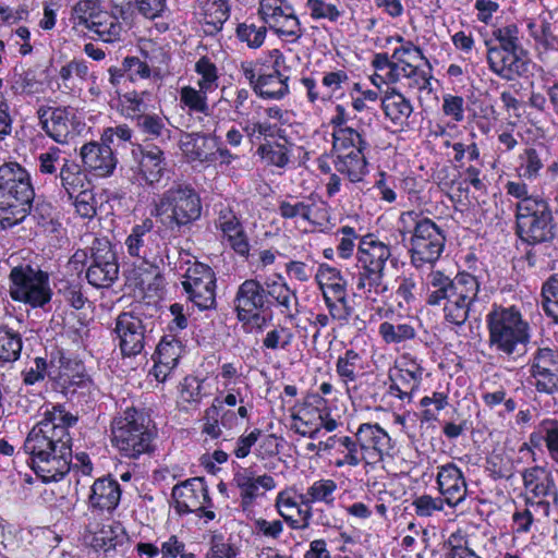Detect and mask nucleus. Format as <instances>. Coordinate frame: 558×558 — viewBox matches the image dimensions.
Listing matches in <instances>:
<instances>
[{"mask_svg":"<svg viewBox=\"0 0 558 558\" xmlns=\"http://www.w3.org/2000/svg\"><path fill=\"white\" fill-rule=\"evenodd\" d=\"M135 126L141 133L151 138L160 137L168 132L163 117L149 110L135 122Z\"/></svg>","mask_w":558,"mask_h":558,"instance_id":"obj_57","label":"nucleus"},{"mask_svg":"<svg viewBox=\"0 0 558 558\" xmlns=\"http://www.w3.org/2000/svg\"><path fill=\"white\" fill-rule=\"evenodd\" d=\"M84 166L96 175L107 177L113 172L117 158L108 143H87L81 148Z\"/></svg>","mask_w":558,"mask_h":558,"instance_id":"obj_30","label":"nucleus"},{"mask_svg":"<svg viewBox=\"0 0 558 558\" xmlns=\"http://www.w3.org/2000/svg\"><path fill=\"white\" fill-rule=\"evenodd\" d=\"M281 142H266L265 144H262L257 148L258 155L262 157V159L267 162L268 165H272L279 168H283L289 162V149H288V141L286 138H282Z\"/></svg>","mask_w":558,"mask_h":558,"instance_id":"obj_51","label":"nucleus"},{"mask_svg":"<svg viewBox=\"0 0 558 558\" xmlns=\"http://www.w3.org/2000/svg\"><path fill=\"white\" fill-rule=\"evenodd\" d=\"M126 252L131 257L142 260L156 272L166 251V243L160 233L154 229L151 219L146 218L141 223L132 227L125 239Z\"/></svg>","mask_w":558,"mask_h":558,"instance_id":"obj_12","label":"nucleus"},{"mask_svg":"<svg viewBox=\"0 0 558 558\" xmlns=\"http://www.w3.org/2000/svg\"><path fill=\"white\" fill-rule=\"evenodd\" d=\"M526 27L537 47L558 50V23L553 22L550 16L539 15L537 19H531Z\"/></svg>","mask_w":558,"mask_h":558,"instance_id":"obj_36","label":"nucleus"},{"mask_svg":"<svg viewBox=\"0 0 558 558\" xmlns=\"http://www.w3.org/2000/svg\"><path fill=\"white\" fill-rule=\"evenodd\" d=\"M233 304L240 322L248 323L258 318L260 313L268 310L265 283H260L256 279L244 280L238 287Z\"/></svg>","mask_w":558,"mask_h":558,"instance_id":"obj_20","label":"nucleus"},{"mask_svg":"<svg viewBox=\"0 0 558 558\" xmlns=\"http://www.w3.org/2000/svg\"><path fill=\"white\" fill-rule=\"evenodd\" d=\"M378 333L387 344H399L416 337V329L411 322H383Z\"/></svg>","mask_w":558,"mask_h":558,"instance_id":"obj_44","label":"nucleus"},{"mask_svg":"<svg viewBox=\"0 0 558 558\" xmlns=\"http://www.w3.org/2000/svg\"><path fill=\"white\" fill-rule=\"evenodd\" d=\"M489 70L506 81H513L529 71L527 51H486Z\"/></svg>","mask_w":558,"mask_h":558,"instance_id":"obj_24","label":"nucleus"},{"mask_svg":"<svg viewBox=\"0 0 558 558\" xmlns=\"http://www.w3.org/2000/svg\"><path fill=\"white\" fill-rule=\"evenodd\" d=\"M522 477L526 505L548 517L551 505L558 501V489L553 475L544 468L533 466L524 470Z\"/></svg>","mask_w":558,"mask_h":558,"instance_id":"obj_14","label":"nucleus"},{"mask_svg":"<svg viewBox=\"0 0 558 558\" xmlns=\"http://www.w3.org/2000/svg\"><path fill=\"white\" fill-rule=\"evenodd\" d=\"M274 64L269 72L258 71L255 93L265 99H281L289 93V76L281 72L284 56L278 50L272 51Z\"/></svg>","mask_w":558,"mask_h":558,"instance_id":"obj_22","label":"nucleus"},{"mask_svg":"<svg viewBox=\"0 0 558 558\" xmlns=\"http://www.w3.org/2000/svg\"><path fill=\"white\" fill-rule=\"evenodd\" d=\"M395 39L401 46L396 48L391 56L393 59L392 83L405 78L409 88L430 90V74L420 69L417 64L418 61L424 60L429 66L428 60L424 57L421 48L412 41L404 40L401 36H397Z\"/></svg>","mask_w":558,"mask_h":558,"instance_id":"obj_11","label":"nucleus"},{"mask_svg":"<svg viewBox=\"0 0 558 558\" xmlns=\"http://www.w3.org/2000/svg\"><path fill=\"white\" fill-rule=\"evenodd\" d=\"M490 349L499 355L519 353L531 338L530 325L515 306L493 305L486 316Z\"/></svg>","mask_w":558,"mask_h":558,"instance_id":"obj_6","label":"nucleus"},{"mask_svg":"<svg viewBox=\"0 0 558 558\" xmlns=\"http://www.w3.org/2000/svg\"><path fill=\"white\" fill-rule=\"evenodd\" d=\"M294 335L290 328L278 325L267 331L263 339V345L269 350H286L291 345Z\"/></svg>","mask_w":558,"mask_h":558,"instance_id":"obj_60","label":"nucleus"},{"mask_svg":"<svg viewBox=\"0 0 558 558\" xmlns=\"http://www.w3.org/2000/svg\"><path fill=\"white\" fill-rule=\"evenodd\" d=\"M530 218L532 220L554 218L546 198L536 195L534 198H525L515 204V220Z\"/></svg>","mask_w":558,"mask_h":558,"instance_id":"obj_47","label":"nucleus"},{"mask_svg":"<svg viewBox=\"0 0 558 558\" xmlns=\"http://www.w3.org/2000/svg\"><path fill=\"white\" fill-rule=\"evenodd\" d=\"M113 332L119 340L121 353L135 356L145 348L148 324L141 315L123 312L116 318Z\"/></svg>","mask_w":558,"mask_h":558,"instance_id":"obj_18","label":"nucleus"},{"mask_svg":"<svg viewBox=\"0 0 558 558\" xmlns=\"http://www.w3.org/2000/svg\"><path fill=\"white\" fill-rule=\"evenodd\" d=\"M198 14L203 23L204 33L215 36L223 28L230 16V4L228 0H197Z\"/></svg>","mask_w":558,"mask_h":558,"instance_id":"obj_33","label":"nucleus"},{"mask_svg":"<svg viewBox=\"0 0 558 558\" xmlns=\"http://www.w3.org/2000/svg\"><path fill=\"white\" fill-rule=\"evenodd\" d=\"M119 276V265L111 243L106 238H95L90 246V265L87 281L96 288L110 287Z\"/></svg>","mask_w":558,"mask_h":558,"instance_id":"obj_15","label":"nucleus"},{"mask_svg":"<svg viewBox=\"0 0 558 558\" xmlns=\"http://www.w3.org/2000/svg\"><path fill=\"white\" fill-rule=\"evenodd\" d=\"M216 227L222 232L235 253L241 256L248 255L250 244L243 226L230 206L222 205L220 207L216 219Z\"/></svg>","mask_w":558,"mask_h":558,"instance_id":"obj_27","label":"nucleus"},{"mask_svg":"<svg viewBox=\"0 0 558 558\" xmlns=\"http://www.w3.org/2000/svg\"><path fill=\"white\" fill-rule=\"evenodd\" d=\"M233 482L240 490L241 505L246 508L260 495L259 488L271 490L276 487L275 478L264 474L256 476L252 469H244L234 474Z\"/></svg>","mask_w":558,"mask_h":558,"instance_id":"obj_32","label":"nucleus"},{"mask_svg":"<svg viewBox=\"0 0 558 558\" xmlns=\"http://www.w3.org/2000/svg\"><path fill=\"white\" fill-rule=\"evenodd\" d=\"M137 173L145 183L153 185L158 183L165 174L167 162L163 151L157 146L138 147Z\"/></svg>","mask_w":558,"mask_h":558,"instance_id":"obj_31","label":"nucleus"},{"mask_svg":"<svg viewBox=\"0 0 558 558\" xmlns=\"http://www.w3.org/2000/svg\"><path fill=\"white\" fill-rule=\"evenodd\" d=\"M331 157L337 172L350 182H361L367 172L364 150L367 142L363 132L353 128L333 129Z\"/></svg>","mask_w":558,"mask_h":558,"instance_id":"obj_8","label":"nucleus"},{"mask_svg":"<svg viewBox=\"0 0 558 558\" xmlns=\"http://www.w3.org/2000/svg\"><path fill=\"white\" fill-rule=\"evenodd\" d=\"M543 308L558 323V274L553 275L542 288Z\"/></svg>","mask_w":558,"mask_h":558,"instance_id":"obj_59","label":"nucleus"},{"mask_svg":"<svg viewBox=\"0 0 558 558\" xmlns=\"http://www.w3.org/2000/svg\"><path fill=\"white\" fill-rule=\"evenodd\" d=\"M35 192L28 171L15 161L0 166V228L21 223L31 213Z\"/></svg>","mask_w":558,"mask_h":558,"instance_id":"obj_4","label":"nucleus"},{"mask_svg":"<svg viewBox=\"0 0 558 558\" xmlns=\"http://www.w3.org/2000/svg\"><path fill=\"white\" fill-rule=\"evenodd\" d=\"M279 279L281 278L279 277ZM265 294L268 310L276 306L289 319L295 318L299 314L296 292L282 280H266Z\"/></svg>","mask_w":558,"mask_h":558,"instance_id":"obj_29","label":"nucleus"},{"mask_svg":"<svg viewBox=\"0 0 558 558\" xmlns=\"http://www.w3.org/2000/svg\"><path fill=\"white\" fill-rule=\"evenodd\" d=\"M337 451L342 456L341 459L335 462L337 468L344 465L357 466L362 462L369 464L368 457H365V453L360 450V445L355 437L340 436Z\"/></svg>","mask_w":558,"mask_h":558,"instance_id":"obj_50","label":"nucleus"},{"mask_svg":"<svg viewBox=\"0 0 558 558\" xmlns=\"http://www.w3.org/2000/svg\"><path fill=\"white\" fill-rule=\"evenodd\" d=\"M181 351L182 348L179 340L174 338L170 340L162 338L156 350V360L177 366L181 356Z\"/></svg>","mask_w":558,"mask_h":558,"instance_id":"obj_63","label":"nucleus"},{"mask_svg":"<svg viewBox=\"0 0 558 558\" xmlns=\"http://www.w3.org/2000/svg\"><path fill=\"white\" fill-rule=\"evenodd\" d=\"M150 418L140 410L128 408L112 421V445L128 459L153 451L154 432Z\"/></svg>","mask_w":558,"mask_h":558,"instance_id":"obj_7","label":"nucleus"},{"mask_svg":"<svg viewBox=\"0 0 558 558\" xmlns=\"http://www.w3.org/2000/svg\"><path fill=\"white\" fill-rule=\"evenodd\" d=\"M258 16L279 37L294 43L303 36L295 10L287 0H259Z\"/></svg>","mask_w":558,"mask_h":558,"instance_id":"obj_13","label":"nucleus"},{"mask_svg":"<svg viewBox=\"0 0 558 558\" xmlns=\"http://www.w3.org/2000/svg\"><path fill=\"white\" fill-rule=\"evenodd\" d=\"M172 496L182 498V504L187 509L203 510L204 505H210L208 488L203 478L194 477L182 484L175 485Z\"/></svg>","mask_w":558,"mask_h":558,"instance_id":"obj_35","label":"nucleus"},{"mask_svg":"<svg viewBox=\"0 0 558 558\" xmlns=\"http://www.w3.org/2000/svg\"><path fill=\"white\" fill-rule=\"evenodd\" d=\"M23 342L19 332L7 327H0V366L17 361Z\"/></svg>","mask_w":558,"mask_h":558,"instance_id":"obj_49","label":"nucleus"},{"mask_svg":"<svg viewBox=\"0 0 558 558\" xmlns=\"http://www.w3.org/2000/svg\"><path fill=\"white\" fill-rule=\"evenodd\" d=\"M315 208L316 202L313 197L298 199L296 197L288 196L278 203V213L283 219L301 218L313 225L316 223L314 219Z\"/></svg>","mask_w":558,"mask_h":558,"instance_id":"obj_42","label":"nucleus"},{"mask_svg":"<svg viewBox=\"0 0 558 558\" xmlns=\"http://www.w3.org/2000/svg\"><path fill=\"white\" fill-rule=\"evenodd\" d=\"M37 116L41 129L59 144H65L80 133V122L70 107L40 106Z\"/></svg>","mask_w":558,"mask_h":558,"instance_id":"obj_17","label":"nucleus"},{"mask_svg":"<svg viewBox=\"0 0 558 558\" xmlns=\"http://www.w3.org/2000/svg\"><path fill=\"white\" fill-rule=\"evenodd\" d=\"M360 450L368 457V463H376L383 460V457L391 449L390 437L388 433L375 423H362L354 434Z\"/></svg>","mask_w":558,"mask_h":558,"instance_id":"obj_23","label":"nucleus"},{"mask_svg":"<svg viewBox=\"0 0 558 558\" xmlns=\"http://www.w3.org/2000/svg\"><path fill=\"white\" fill-rule=\"evenodd\" d=\"M318 418H320V410L304 407L292 415L291 429L303 437L315 439L318 436V424H320Z\"/></svg>","mask_w":558,"mask_h":558,"instance_id":"obj_45","label":"nucleus"},{"mask_svg":"<svg viewBox=\"0 0 558 558\" xmlns=\"http://www.w3.org/2000/svg\"><path fill=\"white\" fill-rule=\"evenodd\" d=\"M151 94L144 92H128L118 98V111L122 117L136 122L150 108Z\"/></svg>","mask_w":558,"mask_h":558,"instance_id":"obj_40","label":"nucleus"},{"mask_svg":"<svg viewBox=\"0 0 558 558\" xmlns=\"http://www.w3.org/2000/svg\"><path fill=\"white\" fill-rule=\"evenodd\" d=\"M426 303L437 306L444 303V318L454 326H463L471 306L477 300L480 282L469 272L450 278L444 271L432 269L424 279Z\"/></svg>","mask_w":558,"mask_h":558,"instance_id":"obj_2","label":"nucleus"},{"mask_svg":"<svg viewBox=\"0 0 558 558\" xmlns=\"http://www.w3.org/2000/svg\"><path fill=\"white\" fill-rule=\"evenodd\" d=\"M543 149L529 147L523 150L519 156L520 160V175L526 180H533L544 167Z\"/></svg>","mask_w":558,"mask_h":558,"instance_id":"obj_53","label":"nucleus"},{"mask_svg":"<svg viewBox=\"0 0 558 558\" xmlns=\"http://www.w3.org/2000/svg\"><path fill=\"white\" fill-rule=\"evenodd\" d=\"M121 486L111 476H104L94 482L88 495V509L93 513H112L121 500Z\"/></svg>","mask_w":558,"mask_h":558,"instance_id":"obj_25","label":"nucleus"},{"mask_svg":"<svg viewBox=\"0 0 558 558\" xmlns=\"http://www.w3.org/2000/svg\"><path fill=\"white\" fill-rule=\"evenodd\" d=\"M496 44L486 41L487 51H526L519 37L517 25L511 24L500 27L494 32Z\"/></svg>","mask_w":558,"mask_h":558,"instance_id":"obj_46","label":"nucleus"},{"mask_svg":"<svg viewBox=\"0 0 558 558\" xmlns=\"http://www.w3.org/2000/svg\"><path fill=\"white\" fill-rule=\"evenodd\" d=\"M155 211L165 223L181 228L201 217L202 203L191 185L178 183L162 193Z\"/></svg>","mask_w":558,"mask_h":558,"instance_id":"obj_9","label":"nucleus"},{"mask_svg":"<svg viewBox=\"0 0 558 558\" xmlns=\"http://www.w3.org/2000/svg\"><path fill=\"white\" fill-rule=\"evenodd\" d=\"M305 8L310 11L313 20L325 19L330 22H337L342 16V12L336 4L327 3L324 0H307Z\"/></svg>","mask_w":558,"mask_h":558,"instance_id":"obj_62","label":"nucleus"},{"mask_svg":"<svg viewBox=\"0 0 558 558\" xmlns=\"http://www.w3.org/2000/svg\"><path fill=\"white\" fill-rule=\"evenodd\" d=\"M76 422L77 416L56 404L44 411L43 418L27 434L24 453L44 483L58 482L70 471L72 437L69 427Z\"/></svg>","mask_w":558,"mask_h":558,"instance_id":"obj_1","label":"nucleus"},{"mask_svg":"<svg viewBox=\"0 0 558 558\" xmlns=\"http://www.w3.org/2000/svg\"><path fill=\"white\" fill-rule=\"evenodd\" d=\"M33 219L47 232H56L60 227V222L56 219L54 207L45 201L36 202L31 213Z\"/></svg>","mask_w":558,"mask_h":558,"instance_id":"obj_54","label":"nucleus"},{"mask_svg":"<svg viewBox=\"0 0 558 558\" xmlns=\"http://www.w3.org/2000/svg\"><path fill=\"white\" fill-rule=\"evenodd\" d=\"M162 558H196L193 553L186 551L185 543L178 535H170L160 543Z\"/></svg>","mask_w":558,"mask_h":558,"instance_id":"obj_64","label":"nucleus"},{"mask_svg":"<svg viewBox=\"0 0 558 558\" xmlns=\"http://www.w3.org/2000/svg\"><path fill=\"white\" fill-rule=\"evenodd\" d=\"M214 141L203 134H186L181 138L180 148L190 161H208L214 155Z\"/></svg>","mask_w":558,"mask_h":558,"instance_id":"obj_41","label":"nucleus"},{"mask_svg":"<svg viewBox=\"0 0 558 558\" xmlns=\"http://www.w3.org/2000/svg\"><path fill=\"white\" fill-rule=\"evenodd\" d=\"M530 374L538 392L554 395L558 391V350L538 348L530 359Z\"/></svg>","mask_w":558,"mask_h":558,"instance_id":"obj_19","label":"nucleus"},{"mask_svg":"<svg viewBox=\"0 0 558 558\" xmlns=\"http://www.w3.org/2000/svg\"><path fill=\"white\" fill-rule=\"evenodd\" d=\"M267 26H256L255 24L241 23L236 27L238 38L246 43L250 48H259L266 38Z\"/></svg>","mask_w":558,"mask_h":558,"instance_id":"obj_61","label":"nucleus"},{"mask_svg":"<svg viewBox=\"0 0 558 558\" xmlns=\"http://www.w3.org/2000/svg\"><path fill=\"white\" fill-rule=\"evenodd\" d=\"M381 109L385 117L397 128L403 129L409 124L413 112L411 100L395 87H388L381 97Z\"/></svg>","mask_w":558,"mask_h":558,"instance_id":"obj_34","label":"nucleus"},{"mask_svg":"<svg viewBox=\"0 0 558 558\" xmlns=\"http://www.w3.org/2000/svg\"><path fill=\"white\" fill-rule=\"evenodd\" d=\"M423 368L414 360L402 357L389 371V392L400 400L410 399L422 381Z\"/></svg>","mask_w":558,"mask_h":558,"instance_id":"obj_21","label":"nucleus"},{"mask_svg":"<svg viewBox=\"0 0 558 558\" xmlns=\"http://www.w3.org/2000/svg\"><path fill=\"white\" fill-rule=\"evenodd\" d=\"M195 72L201 76L197 84L201 89L213 92L218 87L217 66L207 57L195 63Z\"/></svg>","mask_w":558,"mask_h":558,"instance_id":"obj_58","label":"nucleus"},{"mask_svg":"<svg viewBox=\"0 0 558 558\" xmlns=\"http://www.w3.org/2000/svg\"><path fill=\"white\" fill-rule=\"evenodd\" d=\"M398 223L403 243L409 235L411 265L415 268L434 265L445 247L446 236L442 230L433 220L413 210L402 213Z\"/></svg>","mask_w":558,"mask_h":558,"instance_id":"obj_5","label":"nucleus"},{"mask_svg":"<svg viewBox=\"0 0 558 558\" xmlns=\"http://www.w3.org/2000/svg\"><path fill=\"white\" fill-rule=\"evenodd\" d=\"M85 178L81 167L75 161L66 158L62 159L59 179L70 198H73L76 193L82 191Z\"/></svg>","mask_w":558,"mask_h":558,"instance_id":"obj_48","label":"nucleus"},{"mask_svg":"<svg viewBox=\"0 0 558 558\" xmlns=\"http://www.w3.org/2000/svg\"><path fill=\"white\" fill-rule=\"evenodd\" d=\"M41 83L36 77L33 69H14L12 88L20 94H36L40 90Z\"/></svg>","mask_w":558,"mask_h":558,"instance_id":"obj_55","label":"nucleus"},{"mask_svg":"<svg viewBox=\"0 0 558 558\" xmlns=\"http://www.w3.org/2000/svg\"><path fill=\"white\" fill-rule=\"evenodd\" d=\"M439 493L449 507L461 504L468 492L466 481L462 471L454 463L438 466L436 476Z\"/></svg>","mask_w":558,"mask_h":558,"instance_id":"obj_26","label":"nucleus"},{"mask_svg":"<svg viewBox=\"0 0 558 558\" xmlns=\"http://www.w3.org/2000/svg\"><path fill=\"white\" fill-rule=\"evenodd\" d=\"M554 218L532 220L521 218L517 221V233L521 240L530 244L550 241L555 233Z\"/></svg>","mask_w":558,"mask_h":558,"instance_id":"obj_37","label":"nucleus"},{"mask_svg":"<svg viewBox=\"0 0 558 558\" xmlns=\"http://www.w3.org/2000/svg\"><path fill=\"white\" fill-rule=\"evenodd\" d=\"M276 508L279 514L295 530H305L313 517L312 507L303 505L301 498L296 499L290 489L280 492L276 498Z\"/></svg>","mask_w":558,"mask_h":558,"instance_id":"obj_28","label":"nucleus"},{"mask_svg":"<svg viewBox=\"0 0 558 558\" xmlns=\"http://www.w3.org/2000/svg\"><path fill=\"white\" fill-rule=\"evenodd\" d=\"M338 489V485L333 480L320 478L311 484L306 492L300 494V498L303 505L312 507L313 504H324L326 506H332L335 502V493Z\"/></svg>","mask_w":558,"mask_h":558,"instance_id":"obj_43","label":"nucleus"},{"mask_svg":"<svg viewBox=\"0 0 558 558\" xmlns=\"http://www.w3.org/2000/svg\"><path fill=\"white\" fill-rule=\"evenodd\" d=\"M231 107L236 118L242 120L241 124H243L245 120L255 119L262 108L245 88L235 92Z\"/></svg>","mask_w":558,"mask_h":558,"instance_id":"obj_52","label":"nucleus"},{"mask_svg":"<svg viewBox=\"0 0 558 558\" xmlns=\"http://www.w3.org/2000/svg\"><path fill=\"white\" fill-rule=\"evenodd\" d=\"M207 93L210 92L184 86L180 90V101L191 111L208 114Z\"/></svg>","mask_w":558,"mask_h":558,"instance_id":"obj_56","label":"nucleus"},{"mask_svg":"<svg viewBox=\"0 0 558 558\" xmlns=\"http://www.w3.org/2000/svg\"><path fill=\"white\" fill-rule=\"evenodd\" d=\"M87 28L95 36L93 39H98L107 44H113L122 40L124 32L123 24L116 15L108 12H98L97 16L93 17Z\"/></svg>","mask_w":558,"mask_h":558,"instance_id":"obj_39","label":"nucleus"},{"mask_svg":"<svg viewBox=\"0 0 558 558\" xmlns=\"http://www.w3.org/2000/svg\"><path fill=\"white\" fill-rule=\"evenodd\" d=\"M390 257L389 244L373 234L361 236L356 250L357 272L353 277L356 295L372 303L384 302L387 299L389 288L384 276Z\"/></svg>","mask_w":558,"mask_h":558,"instance_id":"obj_3","label":"nucleus"},{"mask_svg":"<svg viewBox=\"0 0 558 558\" xmlns=\"http://www.w3.org/2000/svg\"><path fill=\"white\" fill-rule=\"evenodd\" d=\"M335 366L336 374L344 387L364 377L365 360L361 353L353 349H348L340 354Z\"/></svg>","mask_w":558,"mask_h":558,"instance_id":"obj_38","label":"nucleus"},{"mask_svg":"<svg viewBox=\"0 0 558 558\" xmlns=\"http://www.w3.org/2000/svg\"><path fill=\"white\" fill-rule=\"evenodd\" d=\"M182 287L189 299L199 308L209 310L216 305V277L213 269L202 263L192 264L185 272Z\"/></svg>","mask_w":558,"mask_h":558,"instance_id":"obj_16","label":"nucleus"},{"mask_svg":"<svg viewBox=\"0 0 558 558\" xmlns=\"http://www.w3.org/2000/svg\"><path fill=\"white\" fill-rule=\"evenodd\" d=\"M10 295L14 301L33 307H43L52 296L47 272L29 265L12 268L10 276Z\"/></svg>","mask_w":558,"mask_h":558,"instance_id":"obj_10","label":"nucleus"}]
</instances>
